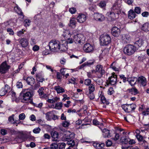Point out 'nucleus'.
<instances>
[{
    "label": "nucleus",
    "mask_w": 149,
    "mask_h": 149,
    "mask_svg": "<svg viewBox=\"0 0 149 149\" xmlns=\"http://www.w3.org/2000/svg\"><path fill=\"white\" fill-rule=\"evenodd\" d=\"M137 50V48L136 46L128 44L124 47L123 52L125 54L130 56L133 54Z\"/></svg>",
    "instance_id": "nucleus-1"
},
{
    "label": "nucleus",
    "mask_w": 149,
    "mask_h": 149,
    "mask_svg": "<svg viewBox=\"0 0 149 149\" xmlns=\"http://www.w3.org/2000/svg\"><path fill=\"white\" fill-rule=\"evenodd\" d=\"M60 44V42L58 40H51L49 44V48L52 52L57 51L59 49Z\"/></svg>",
    "instance_id": "nucleus-2"
},
{
    "label": "nucleus",
    "mask_w": 149,
    "mask_h": 149,
    "mask_svg": "<svg viewBox=\"0 0 149 149\" xmlns=\"http://www.w3.org/2000/svg\"><path fill=\"white\" fill-rule=\"evenodd\" d=\"M33 95L32 91L28 89L23 90L20 93V96H22V99L25 101L29 100Z\"/></svg>",
    "instance_id": "nucleus-3"
},
{
    "label": "nucleus",
    "mask_w": 149,
    "mask_h": 149,
    "mask_svg": "<svg viewBox=\"0 0 149 149\" xmlns=\"http://www.w3.org/2000/svg\"><path fill=\"white\" fill-rule=\"evenodd\" d=\"M100 43L102 46L107 45L111 42L110 36L108 34L102 35L100 37Z\"/></svg>",
    "instance_id": "nucleus-4"
},
{
    "label": "nucleus",
    "mask_w": 149,
    "mask_h": 149,
    "mask_svg": "<svg viewBox=\"0 0 149 149\" xmlns=\"http://www.w3.org/2000/svg\"><path fill=\"white\" fill-rule=\"evenodd\" d=\"M122 107L125 111L130 113L134 110L136 107V105L134 104H127L123 105Z\"/></svg>",
    "instance_id": "nucleus-5"
},
{
    "label": "nucleus",
    "mask_w": 149,
    "mask_h": 149,
    "mask_svg": "<svg viewBox=\"0 0 149 149\" xmlns=\"http://www.w3.org/2000/svg\"><path fill=\"white\" fill-rule=\"evenodd\" d=\"M73 39L74 42L76 44L82 45L85 42V38L82 34H78L74 36Z\"/></svg>",
    "instance_id": "nucleus-6"
},
{
    "label": "nucleus",
    "mask_w": 149,
    "mask_h": 149,
    "mask_svg": "<svg viewBox=\"0 0 149 149\" xmlns=\"http://www.w3.org/2000/svg\"><path fill=\"white\" fill-rule=\"evenodd\" d=\"M121 4H118L116 2L114 3L111 7V10L116 13L117 14L118 17V15L121 13Z\"/></svg>",
    "instance_id": "nucleus-7"
},
{
    "label": "nucleus",
    "mask_w": 149,
    "mask_h": 149,
    "mask_svg": "<svg viewBox=\"0 0 149 149\" xmlns=\"http://www.w3.org/2000/svg\"><path fill=\"white\" fill-rule=\"evenodd\" d=\"M10 67V66L7 65L6 62H3L0 66V73L1 74L6 73Z\"/></svg>",
    "instance_id": "nucleus-8"
},
{
    "label": "nucleus",
    "mask_w": 149,
    "mask_h": 149,
    "mask_svg": "<svg viewBox=\"0 0 149 149\" xmlns=\"http://www.w3.org/2000/svg\"><path fill=\"white\" fill-rule=\"evenodd\" d=\"M84 50L86 53H90L93 52L94 47L89 43H86L84 45L83 47Z\"/></svg>",
    "instance_id": "nucleus-9"
},
{
    "label": "nucleus",
    "mask_w": 149,
    "mask_h": 149,
    "mask_svg": "<svg viewBox=\"0 0 149 149\" xmlns=\"http://www.w3.org/2000/svg\"><path fill=\"white\" fill-rule=\"evenodd\" d=\"M117 77V76L115 74V73H112V75L109 77L107 81L109 82V83L111 85H114L116 83Z\"/></svg>",
    "instance_id": "nucleus-10"
},
{
    "label": "nucleus",
    "mask_w": 149,
    "mask_h": 149,
    "mask_svg": "<svg viewBox=\"0 0 149 149\" xmlns=\"http://www.w3.org/2000/svg\"><path fill=\"white\" fill-rule=\"evenodd\" d=\"M94 19L97 21L102 22L105 19V17L102 14L98 13H95L94 15Z\"/></svg>",
    "instance_id": "nucleus-11"
},
{
    "label": "nucleus",
    "mask_w": 149,
    "mask_h": 149,
    "mask_svg": "<svg viewBox=\"0 0 149 149\" xmlns=\"http://www.w3.org/2000/svg\"><path fill=\"white\" fill-rule=\"evenodd\" d=\"M120 29L116 26L113 27L111 29V34L114 37H118L120 35Z\"/></svg>",
    "instance_id": "nucleus-12"
},
{
    "label": "nucleus",
    "mask_w": 149,
    "mask_h": 149,
    "mask_svg": "<svg viewBox=\"0 0 149 149\" xmlns=\"http://www.w3.org/2000/svg\"><path fill=\"white\" fill-rule=\"evenodd\" d=\"M68 45L65 40H63L62 43L60 42V48L58 50L60 51L65 52L68 49Z\"/></svg>",
    "instance_id": "nucleus-13"
},
{
    "label": "nucleus",
    "mask_w": 149,
    "mask_h": 149,
    "mask_svg": "<svg viewBox=\"0 0 149 149\" xmlns=\"http://www.w3.org/2000/svg\"><path fill=\"white\" fill-rule=\"evenodd\" d=\"M86 19V15L82 13H80L79 14L77 18V21L79 23H83L85 22Z\"/></svg>",
    "instance_id": "nucleus-14"
},
{
    "label": "nucleus",
    "mask_w": 149,
    "mask_h": 149,
    "mask_svg": "<svg viewBox=\"0 0 149 149\" xmlns=\"http://www.w3.org/2000/svg\"><path fill=\"white\" fill-rule=\"evenodd\" d=\"M144 44L143 40L139 38L138 39H136L134 42V44L135 46H136L137 49L139 48L142 47Z\"/></svg>",
    "instance_id": "nucleus-15"
},
{
    "label": "nucleus",
    "mask_w": 149,
    "mask_h": 149,
    "mask_svg": "<svg viewBox=\"0 0 149 149\" xmlns=\"http://www.w3.org/2000/svg\"><path fill=\"white\" fill-rule=\"evenodd\" d=\"M138 82L141 84L143 86H145L146 84V79L143 76L139 77L137 79Z\"/></svg>",
    "instance_id": "nucleus-16"
},
{
    "label": "nucleus",
    "mask_w": 149,
    "mask_h": 149,
    "mask_svg": "<svg viewBox=\"0 0 149 149\" xmlns=\"http://www.w3.org/2000/svg\"><path fill=\"white\" fill-rule=\"evenodd\" d=\"M103 67L101 65H97L96 66V72L99 73L102 76L105 73V70L103 69Z\"/></svg>",
    "instance_id": "nucleus-17"
},
{
    "label": "nucleus",
    "mask_w": 149,
    "mask_h": 149,
    "mask_svg": "<svg viewBox=\"0 0 149 149\" xmlns=\"http://www.w3.org/2000/svg\"><path fill=\"white\" fill-rule=\"evenodd\" d=\"M115 13H116L112 11V12H108L107 15L108 16L109 19L111 21H113L115 20L117 18Z\"/></svg>",
    "instance_id": "nucleus-18"
},
{
    "label": "nucleus",
    "mask_w": 149,
    "mask_h": 149,
    "mask_svg": "<svg viewBox=\"0 0 149 149\" xmlns=\"http://www.w3.org/2000/svg\"><path fill=\"white\" fill-rule=\"evenodd\" d=\"M19 43L23 47H26L29 44L28 40L25 38H22L20 39Z\"/></svg>",
    "instance_id": "nucleus-19"
},
{
    "label": "nucleus",
    "mask_w": 149,
    "mask_h": 149,
    "mask_svg": "<svg viewBox=\"0 0 149 149\" xmlns=\"http://www.w3.org/2000/svg\"><path fill=\"white\" fill-rule=\"evenodd\" d=\"M52 137L53 139L52 140L57 141L59 136L58 133L55 131H52L51 133Z\"/></svg>",
    "instance_id": "nucleus-20"
},
{
    "label": "nucleus",
    "mask_w": 149,
    "mask_h": 149,
    "mask_svg": "<svg viewBox=\"0 0 149 149\" xmlns=\"http://www.w3.org/2000/svg\"><path fill=\"white\" fill-rule=\"evenodd\" d=\"M127 91L129 94L133 95H136L139 93V91L135 87L128 89L127 90Z\"/></svg>",
    "instance_id": "nucleus-21"
},
{
    "label": "nucleus",
    "mask_w": 149,
    "mask_h": 149,
    "mask_svg": "<svg viewBox=\"0 0 149 149\" xmlns=\"http://www.w3.org/2000/svg\"><path fill=\"white\" fill-rule=\"evenodd\" d=\"M127 81L131 86H133L136 84V83L137 81V79L136 77L129 78L127 79Z\"/></svg>",
    "instance_id": "nucleus-22"
},
{
    "label": "nucleus",
    "mask_w": 149,
    "mask_h": 149,
    "mask_svg": "<svg viewBox=\"0 0 149 149\" xmlns=\"http://www.w3.org/2000/svg\"><path fill=\"white\" fill-rule=\"evenodd\" d=\"M36 80L38 82L42 83L45 81V79L41 74L39 73L36 75Z\"/></svg>",
    "instance_id": "nucleus-23"
},
{
    "label": "nucleus",
    "mask_w": 149,
    "mask_h": 149,
    "mask_svg": "<svg viewBox=\"0 0 149 149\" xmlns=\"http://www.w3.org/2000/svg\"><path fill=\"white\" fill-rule=\"evenodd\" d=\"M122 40L124 43L128 42L130 40V36L128 34H124L123 35L122 38Z\"/></svg>",
    "instance_id": "nucleus-24"
},
{
    "label": "nucleus",
    "mask_w": 149,
    "mask_h": 149,
    "mask_svg": "<svg viewBox=\"0 0 149 149\" xmlns=\"http://www.w3.org/2000/svg\"><path fill=\"white\" fill-rule=\"evenodd\" d=\"M135 13L133 10H130L128 12V18L131 19H133L136 16Z\"/></svg>",
    "instance_id": "nucleus-25"
},
{
    "label": "nucleus",
    "mask_w": 149,
    "mask_h": 149,
    "mask_svg": "<svg viewBox=\"0 0 149 149\" xmlns=\"http://www.w3.org/2000/svg\"><path fill=\"white\" fill-rule=\"evenodd\" d=\"M102 131L103 133V137L106 138L111 137L109 131L108 130L104 128L102 130Z\"/></svg>",
    "instance_id": "nucleus-26"
},
{
    "label": "nucleus",
    "mask_w": 149,
    "mask_h": 149,
    "mask_svg": "<svg viewBox=\"0 0 149 149\" xmlns=\"http://www.w3.org/2000/svg\"><path fill=\"white\" fill-rule=\"evenodd\" d=\"M54 89L56 90L57 93H63L65 92L64 89L59 86H55L54 88Z\"/></svg>",
    "instance_id": "nucleus-27"
},
{
    "label": "nucleus",
    "mask_w": 149,
    "mask_h": 149,
    "mask_svg": "<svg viewBox=\"0 0 149 149\" xmlns=\"http://www.w3.org/2000/svg\"><path fill=\"white\" fill-rule=\"evenodd\" d=\"M26 81L28 84L31 86H33L35 83V79L31 77H28L26 79Z\"/></svg>",
    "instance_id": "nucleus-28"
},
{
    "label": "nucleus",
    "mask_w": 149,
    "mask_h": 149,
    "mask_svg": "<svg viewBox=\"0 0 149 149\" xmlns=\"http://www.w3.org/2000/svg\"><path fill=\"white\" fill-rule=\"evenodd\" d=\"M76 22L74 18H71L70 20L69 26L72 28H74L76 26Z\"/></svg>",
    "instance_id": "nucleus-29"
},
{
    "label": "nucleus",
    "mask_w": 149,
    "mask_h": 149,
    "mask_svg": "<svg viewBox=\"0 0 149 149\" xmlns=\"http://www.w3.org/2000/svg\"><path fill=\"white\" fill-rule=\"evenodd\" d=\"M74 137V133H71L70 132L67 134V135L65 137L66 141L73 139Z\"/></svg>",
    "instance_id": "nucleus-30"
},
{
    "label": "nucleus",
    "mask_w": 149,
    "mask_h": 149,
    "mask_svg": "<svg viewBox=\"0 0 149 149\" xmlns=\"http://www.w3.org/2000/svg\"><path fill=\"white\" fill-rule=\"evenodd\" d=\"M15 9L16 12L20 16V18H21L22 19L24 18V16L23 15V13L22 12L21 9L18 6H17L16 8Z\"/></svg>",
    "instance_id": "nucleus-31"
},
{
    "label": "nucleus",
    "mask_w": 149,
    "mask_h": 149,
    "mask_svg": "<svg viewBox=\"0 0 149 149\" xmlns=\"http://www.w3.org/2000/svg\"><path fill=\"white\" fill-rule=\"evenodd\" d=\"M54 113L53 112L50 111L47 113L46 114V118L48 120H51Z\"/></svg>",
    "instance_id": "nucleus-32"
},
{
    "label": "nucleus",
    "mask_w": 149,
    "mask_h": 149,
    "mask_svg": "<svg viewBox=\"0 0 149 149\" xmlns=\"http://www.w3.org/2000/svg\"><path fill=\"white\" fill-rule=\"evenodd\" d=\"M141 29L145 32L149 31V24L146 23L144 24L142 26Z\"/></svg>",
    "instance_id": "nucleus-33"
},
{
    "label": "nucleus",
    "mask_w": 149,
    "mask_h": 149,
    "mask_svg": "<svg viewBox=\"0 0 149 149\" xmlns=\"http://www.w3.org/2000/svg\"><path fill=\"white\" fill-rule=\"evenodd\" d=\"M88 89L89 93H93L95 90V85L92 84L88 86Z\"/></svg>",
    "instance_id": "nucleus-34"
},
{
    "label": "nucleus",
    "mask_w": 149,
    "mask_h": 149,
    "mask_svg": "<svg viewBox=\"0 0 149 149\" xmlns=\"http://www.w3.org/2000/svg\"><path fill=\"white\" fill-rule=\"evenodd\" d=\"M142 11L141 8L139 6H136L134 9L135 13L137 14H140Z\"/></svg>",
    "instance_id": "nucleus-35"
},
{
    "label": "nucleus",
    "mask_w": 149,
    "mask_h": 149,
    "mask_svg": "<svg viewBox=\"0 0 149 149\" xmlns=\"http://www.w3.org/2000/svg\"><path fill=\"white\" fill-rule=\"evenodd\" d=\"M121 143L123 144H127L128 143L129 140L127 137H122L120 139Z\"/></svg>",
    "instance_id": "nucleus-36"
},
{
    "label": "nucleus",
    "mask_w": 149,
    "mask_h": 149,
    "mask_svg": "<svg viewBox=\"0 0 149 149\" xmlns=\"http://www.w3.org/2000/svg\"><path fill=\"white\" fill-rule=\"evenodd\" d=\"M100 100L104 104H109V102L107 101L104 96L103 95H101L100 96Z\"/></svg>",
    "instance_id": "nucleus-37"
},
{
    "label": "nucleus",
    "mask_w": 149,
    "mask_h": 149,
    "mask_svg": "<svg viewBox=\"0 0 149 149\" xmlns=\"http://www.w3.org/2000/svg\"><path fill=\"white\" fill-rule=\"evenodd\" d=\"M136 137L138 141L139 142H142V143H143V141H145V140L143 139V136L141 135L137 134L136 135Z\"/></svg>",
    "instance_id": "nucleus-38"
},
{
    "label": "nucleus",
    "mask_w": 149,
    "mask_h": 149,
    "mask_svg": "<svg viewBox=\"0 0 149 149\" xmlns=\"http://www.w3.org/2000/svg\"><path fill=\"white\" fill-rule=\"evenodd\" d=\"M63 33V35L64 36H69H69H70L71 35H72L73 34V32H72L71 33L70 31L69 30H65Z\"/></svg>",
    "instance_id": "nucleus-39"
},
{
    "label": "nucleus",
    "mask_w": 149,
    "mask_h": 149,
    "mask_svg": "<svg viewBox=\"0 0 149 149\" xmlns=\"http://www.w3.org/2000/svg\"><path fill=\"white\" fill-rule=\"evenodd\" d=\"M66 146L63 142L58 143V149H65Z\"/></svg>",
    "instance_id": "nucleus-40"
},
{
    "label": "nucleus",
    "mask_w": 149,
    "mask_h": 149,
    "mask_svg": "<svg viewBox=\"0 0 149 149\" xmlns=\"http://www.w3.org/2000/svg\"><path fill=\"white\" fill-rule=\"evenodd\" d=\"M68 145H70V147H72L75 145V142L73 139H71L68 140L66 141Z\"/></svg>",
    "instance_id": "nucleus-41"
},
{
    "label": "nucleus",
    "mask_w": 149,
    "mask_h": 149,
    "mask_svg": "<svg viewBox=\"0 0 149 149\" xmlns=\"http://www.w3.org/2000/svg\"><path fill=\"white\" fill-rule=\"evenodd\" d=\"M62 106L63 104L62 102H57L55 104L54 108L57 109H60L62 107Z\"/></svg>",
    "instance_id": "nucleus-42"
},
{
    "label": "nucleus",
    "mask_w": 149,
    "mask_h": 149,
    "mask_svg": "<svg viewBox=\"0 0 149 149\" xmlns=\"http://www.w3.org/2000/svg\"><path fill=\"white\" fill-rule=\"evenodd\" d=\"M50 149H58V143H52L51 144L50 147Z\"/></svg>",
    "instance_id": "nucleus-43"
},
{
    "label": "nucleus",
    "mask_w": 149,
    "mask_h": 149,
    "mask_svg": "<svg viewBox=\"0 0 149 149\" xmlns=\"http://www.w3.org/2000/svg\"><path fill=\"white\" fill-rule=\"evenodd\" d=\"M105 2L104 0V1H102L100 2L98 4V6L100 7V8H103L106 5Z\"/></svg>",
    "instance_id": "nucleus-44"
},
{
    "label": "nucleus",
    "mask_w": 149,
    "mask_h": 149,
    "mask_svg": "<svg viewBox=\"0 0 149 149\" xmlns=\"http://www.w3.org/2000/svg\"><path fill=\"white\" fill-rule=\"evenodd\" d=\"M141 144L144 147L145 149H149V145L146 141H143V143H142Z\"/></svg>",
    "instance_id": "nucleus-45"
},
{
    "label": "nucleus",
    "mask_w": 149,
    "mask_h": 149,
    "mask_svg": "<svg viewBox=\"0 0 149 149\" xmlns=\"http://www.w3.org/2000/svg\"><path fill=\"white\" fill-rule=\"evenodd\" d=\"M91 80L89 79H87L85 80L84 84L85 85L88 86L91 84Z\"/></svg>",
    "instance_id": "nucleus-46"
},
{
    "label": "nucleus",
    "mask_w": 149,
    "mask_h": 149,
    "mask_svg": "<svg viewBox=\"0 0 149 149\" xmlns=\"http://www.w3.org/2000/svg\"><path fill=\"white\" fill-rule=\"evenodd\" d=\"M31 22V21L30 20L26 19L24 20V23L26 26H29Z\"/></svg>",
    "instance_id": "nucleus-47"
},
{
    "label": "nucleus",
    "mask_w": 149,
    "mask_h": 149,
    "mask_svg": "<svg viewBox=\"0 0 149 149\" xmlns=\"http://www.w3.org/2000/svg\"><path fill=\"white\" fill-rule=\"evenodd\" d=\"M41 131V129L39 127H36L33 130V132L35 134H38Z\"/></svg>",
    "instance_id": "nucleus-48"
},
{
    "label": "nucleus",
    "mask_w": 149,
    "mask_h": 149,
    "mask_svg": "<svg viewBox=\"0 0 149 149\" xmlns=\"http://www.w3.org/2000/svg\"><path fill=\"white\" fill-rule=\"evenodd\" d=\"M70 124L69 122L66 121H63L62 123L63 126L65 127H68Z\"/></svg>",
    "instance_id": "nucleus-49"
},
{
    "label": "nucleus",
    "mask_w": 149,
    "mask_h": 149,
    "mask_svg": "<svg viewBox=\"0 0 149 149\" xmlns=\"http://www.w3.org/2000/svg\"><path fill=\"white\" fill-rule=\"evenodd\" d=\"M5 90L4 89V88H2L0 90V95L1 96H3L7 93V92H5Z\"/></svg>",
    "instance_id": "nucleus-50"
},
{
    "label": "nucleus",
    "mask_w": 149,
    "mask_h": 149,
    "mask_svg": "<svg viewBox=\"0 0 149 149\" xmlns=\"http://www.w3.org/2000/svg\"><path fill=\"white\" fill-rule=\"evenodd\" d=\"M142 114L144 116H147L149 114V108H147L143 111Z\"/></svg>",
    "instance_id": "nucleus-51"
},
{
    "label": "nucleus",
    "mask_w": 149,
    "mask_h": 149,
    "mask_svg": "<svg viewBox=\"0 0 149 149\" xmlns=\"http://www.w3.org/2000/svg\"><path fill=\"white\" fill-rule=\"evenodd\" d=\"M69 12L72 14L74 13L76 11V10L75 8L72 7L69 8Z\"/></svg>",
    "instance_id": "nucleus-52"
},
{
    "label": "nucleus",
    "mask_w": 149,
    "mask_h": 149,
    "mask_svg": "<svg viewBox=\"0 0 149 149\" xmlns=\"http://www.w3.org/2000/svg\"><path fill=\"white\" fill-rule=\"evenodd\" d=\"M104 144L103 143L100 144L98 143H94L93 144V146L97 148H99V147L101 146L102 145L103 146Z\"/></svg>",
    "instance_id": "nucleus-53"
},
{
    "label": "nucleus",
    "mask_w": 149,
    "mask_h": 149,
    "mask_svg": "<svg viewBox=\"0 0 149 149\" xmlns=\"http://www.w3.org/2000/svg\"><path fill=\"white\" fill-rule=\"evenodd\" d=\"M66 42V43H67V45L68 44H71L74 42V39H73L72 38H68L67 40H65Z\"/></svg>",
    "instance_id": "nucleus-54"
},
{
    "label": "nucleus",
    "mask_w": 149,
    "mask_h": 149,
    "mask_svg": "<svg viewBox=\"0 0 149 149\" xmlns=\"http://www.w3.org/2000/svg\"><path fill=\"white\" fill-rule=\"evenodd\" d=\"M7 131L4 129H1L0 130L1 134L3 135H5L7 134Z\"/></svg>",
    "instance_id": "nucleus-55"
},
{
    "label": "nucleus",
    "mask_w": 149,
    "mask_h": 149,
    "mask_svg": "<svg viewBox=\"0 0 149 149\" xmlns=\"http://www.w3.org/2000/svg\"><path fill=\"white\" fill-rule=\"evenodd\" d=\"M141 15L144 17H148L149 15V13L147 11H145L141 13Z\"/></svg>",
    "instance_id": "nucleus-56"
},
{
    "label": "nucleus",
    "mask_w": 149,
    "mask_h": 149,
    "mask_svg": "<svg viewBox=\"0 0 149 149\" xmlns=\"http://www.w3.org/2000/svg\"><path fill=\"white\" fill-rule=\"evenodd\" d=\"M19 120H23L25 119V116L24 113H22L19 114Z\"/></svg>",
    "instance_id": "nucleus-57"
},
{
    "label": "nucleus",
    "mask_w": 149,
    "mask_h": 149,
    "mask_svg": "<svg viewBox=\"0 0 149 149\" xmlns=\"http://www.w3.org/2000/svg\"><path fill=\"white\" fill-rule=\"evenodd\" d=\"M14 115L13 114L12 116H9L8 118V121L11 123H12L14 120Z\"/></svg>",
    "instance_id": "nucleus-58"
},
{
    "label": "nucleus",
    "mask_w": 149,
    "mask_h": 149,
    "mask_svg": "<svg viewBox=\"0 0 149 149\" xmlns=\"http://www.w3.org/2000/svg\"><path fill=\"white\" fill-rule=\"evenodd\" d=\"M41 12H40L39 14H38L36 15L34 17V19L36 20H38L39 19L41 18L40 14Z\"/></svg>",
    "instance_id": "nucleus-59"
},
{
    "label": "nucleus",
    "mask_w": 149,
    "mask_h": 149,
    "mask_svg": "<svg viewBox=\"0 0 149 149\" xmlns=\"http://www.w3.org/2000/svg\"><path fill=\"white\" fill-rule=\"evenodd\" d=\"M88 96L91 100H93L95 97V96L94 94L93 93V92L92 93H89V92Z\"/></svg>",
    "instance_id": "nucleus-60"
},
{
    "label": "nucleus",
    "mask_w": 149,
    "mask_h": 149,
    "mask_svg": "<svg viewBox=\"0 0 149 149\" xmlns=\"http://www.w3.org/2000/svg\"><path fill=\"white\" fill-rule=\"evenodd\" d=\"M23 29L22 30L19 31L17 32V35L19 37L22 36L24 33Z\"/></svg>",
    "instance_id": "nucleus-61"
},
{
    "label": "nucleus",
    "mask_w": 149,
    "mask_h": 149,
    "mask_svg": "<svg viewBox=\"0 0 149 149\" xmlns=\"http://www.w3.org/2000/svg\"><path fill=\"white\" fill-rule=\"evenodd\" d=\"M106 146L107 147H109L111 145L112 142L111 140H108L106 142Z\"/></svg>",
    "instance_id": "nucleus-62"
},
{
    "label": "nucleus",
    "mask_w": 149,
    "mask_h": 149,
    "mask_svg": "<svg viewBox=\"0 0 149 149\" xmlns=\"http://www.w3.org/2000/svg\"><path fill=\"white\" fill-rule=\"evenodd\" d=\"M120 78L123 79V81L124 83H125L126 81V78L125 77V75L121 74L120 75Z\"/></svg>",
    "instance_id": "nucleus-63"
},
{
    "label": "nucleus",
    "mask_w": 149,
    "mask_h": 149,
    "mask_svg": "<svg viewBox=\"0 0 149 149\" xmlns=\"http://www.w3.org/2000/svg\"><path fill=\"white\" fill-rule=\"evenodd\" d=\"M92 74V73L91 72H87V75L88 78H93L95 77Z\"/></svg>",
    "instance_id": "nucleus-64"
}]
</instances>
